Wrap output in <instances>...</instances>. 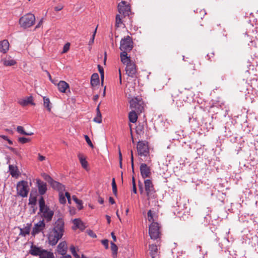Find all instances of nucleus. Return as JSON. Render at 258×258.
<instances>
[{
	"label": "nucleus",
	"mask_w": 258,
	"mask_h": 258,
	"mask_svg": "<svg viewBox=\"0 0 258 258\" xmlns=\"http://www.w3.org/2000/svg\"><path fill=\"white\" fill-rule=\"evenodd\" d=\"M64 231V223L63 219L58 218L54 223L53 227L49 233L48 239L49 244L54 246L60 239Z\"/></svg>",
	"instance_id": "1"
},
{
	"label": "nucleus",
	"mask_w": 258,
	"mask_h": 258,
	"mask_svg": "<svg viewBox=\"0 0 258 258\" xmlns=\"http://www.w3.org/2000/svg\"><path fill=\"white\" fill-rule=\"evenodd\" d=\"M39 211L42 213V217L47 222L50 221L54 215V212L50 210L49 207L46 206L45 203L44 198L41 197L39 200Z\"/></svg>",
	"instance_id": "2"
},
{
	"label": "nucleus",
	"mask_w": 258,
	"mask_h": 258,
	"mask_svg": "<svg viewBox=\"0 0 258 258\" xmlns=\"http://www.w3.org/2000/svg\"><path fill=\"white\" fill-rule=\"evenodd\" d=\"M35 22V16L31 13H28L19 19V24L24 29L31 27L34 25Z\"/></svg>",
	"instance_id": "3"
},
{
	"label": "nucleus",
	"mask_w": 258,
	"mask_h": 258,
	"mask_svg": "<svg viewBox=\"0 0 258 258\" xmlns=\"http://www.w3.org/2000/svg\"><path fill=\"white\" fill-rule=\"evenodd\" d=\"M133 44L132 38L127 35L121 39L119 49L121 52H128L133 48Z\"/></svg>",
	"instance_id": "4"
},
{
	"label": "nucleus",
	"mask_w": 258,
	"mask_h": 258,
	"mask_svg": "<svg viewBox=\"0 0 258 258\" xmlns=\"http://www.w3.org/2000/svg\"><path fill=\"white\" fill-rule=\"evenodd\" d=\"M29 191L28 183L27 181L21 180L17 184V194L23 198L27 197Z\"/></svg>",
	"instance_id": "5"
},
{
	"label": "nucleus",
	"mask_w": 258,
	"mask_h": 258,
	"mask_svg": "<svg viewBox=\"0 0 258 258\" xmlns=\"http://www.w3.org/2000/svg\"><path fill=\"white\" fill-rule=\"evenodd\" d=\"M130 103L132 109L137 111L138 113H141L144 110V102L141 98L137 97L133 98Z\"/></svg>",
	"instance_id": "6"
},
{
	"label": "nucleus",
	"mask_w": 258,
	"mask_h": 258,
	"mask_svg": "<svg viewBox=\"0 0 258 258\" xmlns=\"http://www.w3.org/2000/svg\"><path fill=\"white\" fill-rule=\"evenodd\" d=\"M149 233L152 239H157L161 234L160 227L157 222H152L149 226Z\"/></svg>",
	"instance_id": "7"
},
{
	"label": "nucleus",
	"mask_w": 258,
	"mask_h": 258,
	"mask_svg": "<svg viewBox=\"0 0 258 258\" xmlns=\"http://www.w3.org/2000/svg\"><path fill=\"white\" fill-rule=\"evenodd\" d=\"M137 149L139 155L141 156H147L149 155V149L148 142L146 141L138 142Z\"/></svg>",
	"instance_id": "8"
},
{
	"label": "nucleus",
	"mask_w": 258,
	"mask_h": 258,
	"mask_svg": "<svg viewBox=\"0 0 258 258\" xmlns=\"http://www.w3.org/2000/svg\"><path fill=\"white\" fill-rule=\"evenodd\" d=\"M144 184L147 196L149 198H155V190L152 181L150 179H146L144 181Z\"/></svg>",
	"instance_id": "9"
},
{
	"label": "nucleus",
	"mask_w": 258,
	"mask_h": 258,
	"mask_svg": "<svg viewBox=\"0 0 258 258\" xmlns=\"http://www.w3.org/2000/svg\"><path fill=\"white\" fill-rule=\"evenodd\" d=\"M173 102H175L176 105L178 107H180L183 105V102L187 101L188 97L186 96L183 93L180 92L176 96H172Z\"/></svg>",
	"instance_id": "10"
},
{
	"label": "nucleus",
	"mask_w": 258,
	"mask_h": 258,
	"mask_svg": "<svg viewBox=\"0 0 258 258\" xmlns=\"http://www.w3.org/2000/svg\"><path fill=\"white\" fill-rule=\"evenodd\" d=\"M45 227V224L44 219L39 221L38 223L34 224L32 229L31 234L35 236V235L42 232Z\"/></svg>",
	"instance_id": "11"
},
{
	"label": "nucleus",
	"mask_w": 258,
	"mask_h": 258,
	"mask_svg": "<svg viewBox=\"0 0 258 258\" xmlns=\"http://www.w3.org/2000/svg\"><path fill=\"white\" fill-rule=\"evenodd\" d=\"M126 74L128 77L132 78L136 77L137 70L135 63L133 62L130 64L126 65L125 69Z\"/></svg>",
	"instance_id": "12"
},
{
	"label": "nucleus",
	"mask_w": 258,
	"mask_h": 258,
	"mask_svg": "<svg viewBox=\"0 0 258 258\" xmlns=\"http://www.w3.org/2000/svg\"><path fill=\"white\" fill-rule=\"evenodd\" d=\"M118 10L120 14L126 16L129 15L130 9L129 7L126 5L125 1H121L118 5Z\"/></svg>",
	"instance_id": "13"
},
{
	"label": "nucleus",
	"mask_w": 258,
	"mask_h": 258,
	"mask_svg": "<svg viewBox=\"0 0 258 258\" xmlns=\"http://www.w3.org/2000/svg\"><path fill=\"white\" fill-rule=\"evenodd\" d=\"M141 174L143 178L148 177L151 175L150 168L145 163H142L140 165Z\"/></svg>",
	"instance_id": "14"
},
{
	"label": "nucleus",
	"mask_w": 258,
	"mask_h": 258,
	"mask_svg": "<svg viewBox=\"0 0 258 258\" xmlns=\"http://www.w3.org/2000/svg\"><path fill=\"white\" fill-rule=\"evenodd\" d=\"M36 183L39 194L41 195H44L47 190L46 183L40 179H36Z\"/></svg>",
	"instance_id": "15"
},
{
	"label": "nucleus",
	"mask_w": 258,
	"mask_h": 258,
	"mask_svg": "<svg viewBox=\"0 0 258 258\" xmlns=\"http://www.w3.org/2000/svg\"><path fill=\"white\" fill-rule=\"evenodd\" d=\"M67 244L65 241L60 242L57 246V252L60 255L66 254L67 253Z\"/></svg>",
	"instance_id": "16"
},
{
	"label": "nucleus",
	"mask_w": 258,
	"mask_h": 258,
	"mask_svg": "<svg viewBox=\"0 0 258 258\" xmlns=\"http://www.w3.org/2000/svg\"><path fill=\"white\" fill-rule=\"evenodd\" d=\"M128 52H121L120 54V60L125 66L133 61L131 60L130 56L127 54Z\"/></svg>",
	"instance_id": "17"
},
{
	"label": "nucleus",
	"mask_w": 258,
	"mask_h": 258,
	"mask_svg": "<svg viewBox=\"0 0 258 258\" xmlns=\"http://www.w3.org/2000/svg\"><path fill=\"white\" fill-rule=\"evenodd\" d=\"M43 249L37 247L36 245H32L29 250V253L34 256H39Z\"/></svg>",
	"instance_id": "18"
},
{
	"label": "nucleus",
	"mask_w": 258,
	"mask_h": 258,
	"mask_svg": "<svg viewBox=\"0 0 258 258\" xmlns=\"http://www.w3.org/2000/svg\"><path fill=\"white\" fill-rule=\"evenodd\" d=\"M18 103L23 106H27L29 104L35 105V103L33 102V97L32 96L21 99L19 100Z\"/></svg>",
	"instance_id": "19"
},
{
	"label": "nucleus",
	"mask_w": 258,
	"mask_h": 258,
	"mask_svg": "<svg viewBox=\"0 0 258 258\" xmlns=\"http://www.w3.org/2000/svg\"><path fill=\"white\" fill-rule=\"evenodd\" d=\"M52 187L57 190L60 192H63L65 190V186L61 183L54 180L51 184Z\"/></svg>",
	"instance_id": "20"
},
{
	"label": "nucleus",
	"mask_w": 258,
	"mask_h": 258,
	"mask_svg": "<svg viewBox=\"0 0 258 258\" xmlns=\"http://www.w3.org/2000/svg\"><path fill=\"white\" fill-rule=\"evenodd\" d=\"M149 248L152 258H157L158 255L157 246L154 244L149 245Z\"/></svg>",
	"instance_id": "21"
},
{
	"label": "nucleus",
	"mask_w": 258,
	"mask_h": 258,
	"mask_svg": "<svg viewBox=\"0 0 258 258\" xmlns=\"http://www.w3.org/2000/svg\"><path fill=\"white\" fill-rule=\"evenodd\" d=\"M9 43L7 40H4L0 42V51L6 53L9 49Z\"/></svg>",
	"instance_id": "22"
},
{
	"label": "nucleus",
	"mask_w": 258,
	"mask_h": 258,
	"mask_svg": "<svg viewBox=\"0 0 258 258\" xmlns=\"http://www.w3.org/2000/svg\"><path fill=\"white\" fill-rule=\"evenodd\" d=\"M57 87L60 92L64 93L67 89L69 88V85L64 81H60L57 84Z\"/></svg>",
	"instance_id": "23"
},
{
	"label": "nucleus",
	"mask_w": 258,
	"mask_h": 258,
	"mask_svg": "<svg viewBox=\"0 0 258 258\" xmlns=\"http://www.w3.org/2000/svg\"><path fill=\"white\" fill-rule=\"evenodd\" d=\"M99 78L97 73H94L91 78V84L92 87H95L99 84Z\"/></svg>",
	"instance_id": "24"
},
{
	"label": "nucleus",
	"mask_w": 258,
	"mask_h": 258,
	"mask_svg": "<svg viewBox=\"0 0 258 258\" xmlns=\"http://www.w3.org/2000/svg\"><path fill=\"white\" fill-rule=\"evenodd\" d=\"M138 113L137 111L132 109V110L128 114V119L130 122L135 123L138 119Z\"/></svg>",
	"instance_id": "25"
},
{
	"label": "nucleus",
	"mask_w": 258,
	"mask_h": 258,
	"mask_svg": "<svg viewBox=\"0 0 258 258\" xmlns=\"http://www.w3.org/2000/svg\"><path fill=\"white\" fill-rule=\"evenodd\" d=\"M2 61L4 65L6 66H12L17 63L16 60L12 59L10 56L3 59Z\"/></svg>",
	"instance_id": "26"
},
{
	"label": "nucleus",
	"mask_w": 258,
	"mask_h": 258,
	"mask_svg": "<svg viewBox=\"0 0 258 258\" xmlns=\"http://www.w3.org/2000/svg\"><path fill=\"white\" fill-rule=\"evenodd\" d=\"M9 171L12 177H17L19 175V170L16 166L10 165L9 166Z\"/></svg>",
	"instance_id": "27"
},
{
	"label": "nucleus",
	"mask_w": 258,
	"mask_h": 258,
	"mask_svg": "<svg viewBox=\"0 0 258 258\" xmlns=\"http://www.w3.org/2000/svg\"><path fill=\"white\" fill-rule=\"evenodd\" d=\"M54 256L53 253L50 251H48L46 250L43 249L41 254L39 255V258H54Z\"/></svg>",
	"instance_id": "28"
},
{
	"label": "nucleus",
	"mask_w": 258,
	"mask_h": 258,
	"mask_svg": "<svg viewBox=\"0 0 258 258\" xmlns=\"http://www.w3.org/2000/svg\"><path fill=\"white\" fill-rule=\"evenodd\" d=\"M31 224H27V226H25L24 228L20 229V232L19 235L25 236L26 235L29 234Z\"/></svg>",
	"instance_id": "29"
},
{
	"label": "nucleus",
	"mask_w": 258,
	"mask_h": 258,
	"mask_svg": "<svg viewBox=\"0 0 258 258\" xmlns=\"http://www.w3.org/2000/svg\"><path fill=\"white\" fill-rule=\"evenodd\" d=\"M99 104L96 108V116L94 118L93 120L98 123H100L102 122V116L101 113L99 109Z\"/></svg>",
	"instance_id": "30"
},
{
	"label": "nucleus",
	"mask_w": 258,
	"mask_h": 258,
	"mask_svg": "<svg viewBox=\"0 0 258 258\" xmlns=\"http://www.w3.org/2000/svg\"><path fill=\"white\" fill-rule=\"evenodd\" d=\"M78 158L80 160V162L82 166L84 168L86 169L88 167V162L86 160V158L84 157V156L81 154L79 153L78 155Z\"/></svg>",
	"instance_id": "31"
},
{
	"label": "nucleus",
	"mask_w": 258,
	"mask_h": 258,
	"mask_svg": "<svg viewBox=\"0 0 258 258\" xmlns=\"http://www.w3.org/2000/svg\"><path fill=\"white\" fill-rule=\"evenodd\" d=\"M73 223L76 228H80L81 229H84V225L83 223L79 219H75L73 221Z\"/></svg>",
	"instance_id": "32"
},
{
	"label": "nucleus",
	"mask_w": 258,
	"mask_h": 258,
	"mask_svg": "<svg viewBox=\"0 0 258 258\" xmlns=\"http://www.w3.org/2000/svg\"><path fill=\"white\" fill-rule=\"evenodd\" d=\"M17 131L18 132V133H19L21 135H26V136H31V135H33V133H32V132H29V133L26 132L24 129V127L22 126H18L17 127Z\"/></svg>",
	"instance_id": "33"
},
{
	"label": "nucleus",
	"mask_w": 258,
	"mask_h": 258,
	"mask_svg": "<svg viewBox=\"0 0 258 258\" xmlns=\"http://www.w3.org/2000/svg\"><path fill=\"white\" fill-rule=\"evenodd\" d=\"M43 104L44 106L47 108V110L49 111H51V107L50 106V102L49 99L46 97H43Z\"/></svg>",
	"instance_id": "34"
},
{
	"label": "nucleus",
	"mask_w": 258,
	"mask_h": 258,
	"mask_svg": "<svg viewBox=\"0 0 258 258\" xmlns=\"http://www.w3.org/2000/svg\"><path fill=\"white\" fill-rule=\"evenodd\" d=\"M73 199L75 202V203L78 205V208L79 210L82 209L83 208L82 201L80 200H79L75 196H73Z\"/></svg>",
	"instance_id": "35"
},
{
	"label": "nucleus",
	"mask_w": 258,
	"mask_h": 258,
	"mask_svg": "<svg viewBox=\"0 0 258 258\" xmlns=\"http://www.w3.org/2000/svg\"><path fill=\"white\" fill-rule=\"evenodd\" d=\"M144 125L143 124L139 123L136 127V132L138 134H142L144 133Z\"/></svg>",
	"instance_id": "36"
},
{
	"label": "nucleus",
	"mask_w": 258,
	"mask_h": 258,
	"mask_svg": "<svg viewBox=\"0 0 258 258\" xmlns=\"http://www.w3.org/2000/svg\"><path fill=\"white\" fill-rule=\"evenodd\" d=\"M70 250L75 258H81L80 255L77 253L76 247L74 245H71L70 247Z\"/></svg>",
	"instance_id": "37"
},
{
	"label": "nucleus",
	"mask_w": 258,
	"mask_h": 258,
	"mask_svg": "<svg viewBox=\"0 0 258 258\" xmlns=\"http://www.w3.org/2000/svg\"><path fill=\"white\" fill-rule=\"evenodd\" d=\"M122 23V22L121 18L120 15H119V14L116 15V18H115V27H117V28L119 27L120 24H121Z\"/></svg>",
	"instance_id": "38"
},
{
	"label": "nucleus",
	"mask_w": 258,
	"mask_h": 258,
	"mask_svg": "<svg viewBox=\"0 0 258 258\" xmlns=\"http://www.w3.org/2000/svg\"><path fill=\"white\" fill-rule=\"evenodd\" d=\"M42 176L45 180H46L48 183H49L50 185L54 181V180L49 175L46 173H43L42 174Z\"/></svg>",
	"instance_id": "39"
},
{
	"label": "nucleus",
	"mask_w": 258,
	"mask_h": 258,
	"mask_svg": "<svg viewBox=\"0 0 258 258\" xmlns=\"http://www.w3.org/2000/svg\"><path fill=\"white\" fill-rule=\"evenodd\" d=\"M36 197L35 196H33L31 194L30 195L29 199V204L32 205H35L36 204Z\"/></svg>",
	"instance_id": "40"
},
{
	"label": "nucleus",
	"mask_w": 258,
	"mask_h": 258,
	"mask_svg": "<svg viewBox=\"0 0 258 258\" xmlns=\"http://www.w3.org/2000/svg\"><path fill=\"white\" fill-rule=\"evenodd\" d=\"M59 201L60 203L64 204L66 202V200L63 192L59 193Z\"/></svg>",
	"instance_id": "41"
},
{
	"label": "nucleus",
	"mask_w": 258,
	"mask_h": 258,
	"mask_svg": "<svg viewBox=\"0 0 258 258\" xmlns=\"http://www.w3.org/2000/svg\"><path fill=\"white\" fill-rule=\"evenodd\" d=\"M111 249L112 251L113 254L116 255L118 248L116 245L113 242H111Z\"/></svg>",
	"instance_id": "42"
},
{
	"label": "nucleus",
	"mask_w": 258,
	"mask_h": 258,
	"mask_svg": "<svg viewBox=\"0 0 258 258\" xmlns=\"http://www.w3.org/2000/svg\"><path fill=\"white\" fill-rule=\"evenodd\" d=\"M30 141V139L25 137H20L18 138V142L21 144H25L29 142Z\"/></svg>",
	"instance_id": "43"
},
{
	"label": "nucleus",
	"mask_w": 258,
	"mask_h": 258,
	"mask_svg": "<svg viewBox=\"0 0 258 258\" xmlns=\"http://www.w3.org/2000/svg\"><path fill=\"white\" fill-rule=\"evenodd\" d=\"M84 138L88 145L93 148L94 146L89 137L87 135H85Z\"/></svg>",
	"instance_id": "44"
},
{
	"label": "nucleus",
	"mask_w": 258,
	"mask_h": 258,
	"mask_svg": "<svg viewBox=\"0 0 258 258\" xmlns=\"http://www.w3.org/2000/svg\"><path fill=\"white\" fill-rule=\"evenodd\" d=\"M97 28V27L96 28L94 33L92 35V38L90 39V40H89V41L88 42V45H92L94 43L95 36V35L96 33Z\"/></svg>",
	"instance_id": "45"
},
{
	"label": "nucleus",
	"mask_w": 258,
	"mask_h": 258,
	"mask_svg": "<svg viewBox=\"0 0 258 258\" xmlns=\"http://www.w3.org/2000/svg\"><path fill=\"white\" fill-rule=\"evenodd\" d=\"M148 219L149 221L153 222V213L151 210H149L147 213Z\"/></svg>",
	"instance_id": "46"
},
{
	"label": "nucleus",
	"mask_w": 258,
	"mask_h": 258,
	"mask_svg": "<svg viewBox=\"0 0 258 258\" xmlns=\"http://www.w3.org/2000/svg\"><path fill=\"white\" fill-rule=\"evenodd\" d=\"M70 44L69 43H66L63 47L62 53H66L70 48Z\"/></svg>",
	"instance_id": "47"
},
{
	"label": "nucleus",
	"mask_w": 258,
	"mask_h": 258,
	"mask_svg": "<svg viewBox=\"0 0 258 258\" xmlns=\"http://www.w3.org/2000/svg\"><path fill=\"white\" fill-rule=\"evenodd\" d=\"M102 243L105 247V248H108V240L107 239L103 240Z\"/></svg>",
	"instance_id": "48"
},
{
	"label": "nucleus",
	"mask_w": 258,
	"mask_h": 258,
	"mask_svg": "<svg viewBox=\"0 0 258 258\" xmlns=\"http://www.w3.org/2000/svg\"><path fill=\"white\" fill-rule=\"evenodd\" d=\"M63 8V6L62 5H58L54 7V9L55 11H59Z\"/></svg>",
	"instance_id": "49"
},
{
	"label": "nucleus",
	"mask_w": 258,
	"mask_h": 258,
	"mask_svg": "<svg viewBox=\"0 0 258 258\" xmlns=\"http://www.w3.org/2000/svg\"><path fill=\"white\" fill-rule=\"evenodd\" d=\"M131 158L132 170H133V172H134V156H133V151L132 150H131Z\"/></svg>",
	"instance_id": "50"
},
{
	"label": "nucleus",
	"mask_w": 258,
	"mask_h": 258,
	"mask_svg": "<svg viewBox=\"0 0 258 258\" xmlns=\"http://www.w3.org/2000/svg\"><path fill=\"white\" fill-rule=\"evenodd\" d=\"M64 196L67 197L68 202L71 203V195L70 193L68 192H66Z\"/></svg>",
	"instance_id": "51"
},
{
	"label": "nucleus",
	"mask_w": 258,
	"mask_h": 258,
	"mask_svg": "<svg viewBox=\"0 0 258 258\" xmlns=\"http://www.w3.org/2000/svg\"><path fill=\"white\" fill-rule=\"evenodd\" d=\"M64 196L67 197L68 202L71 203V195L70 193L68 192H66Z\"/></svg>",
	"instance_id": "52"
},
{
	"label": "nucleus",
	"mask_w": 258,
	"mask_h": 258,
	"mask_svg": "<svg viewBox=\"0 0 258 258\" xmlns=\"http://www.w3.org/2000/svg\"><path fill=\"white\" fill-rule=\"evenodd\" d=\"M98 71L100 73V74H104V70H103V68L102 66H101L100 65L98 64Z\"/></svg>",
	"instance_id": "53"
},
{
	"label": "nucleus",
	"mask_w": 258,
	"mask_h": 258,
	"mask_svg": "<svg viewBox=\"0 0 258 258\" xmlns=\"http://www.w3.org/2000/svg\"><path fill=\"white\" fill-rule=\"evenodd\" d=\"M38 159L40 161H43L45 159V157L41 155L39 153L38 154Z\"/></svg>",
	"instance_id": "54"
},
{
	"label": "nucleus",
	"mask_w": 258,
	"mask_h": 258,
	"mask_svg": "<svg viewBox=\"0 0 258 258\" xmlns=\"http://www.w3.org/2000/svg\"><path fill=\"white\" fill-rule=\"evenodd\" d=\"M88 234L91 236V237H96V235L94 233V232L91 231V230H89L88 232Z\"/></svg>",
	"instance_id": "55"
},
{
	"label": "nucleus",
	"mask_w": 258,
	"mask_h": 258,
	"mask_svg": "<svg viewBox=\"0 0 258 258\" xmlns=\"http://www.w3.org/2000/svg\"><path fill=\"white\" fill-rule=\"evenodd\" d=\"M207 57H208V59L209 60H210L211 58V57H213L214 56V52H211L210 53H208L207 55Z\"/></svg>",
	"instance_id": "56"
},
{
	"label": "nucleus",
	"mask_w": 258,
	"mask_h": 258,
	"mask_svg": "<svg viewBox=\"0 0 258 258\" xmlns=\"http://www.w3.org/2000/svg\"><path fill=\"white\" fill-rule=\"evenodd\" d=\"M112 192L115 196H117V187L112 188Z\"/></svg>",
	"instance_id": "57"
},
{
	"label": "nucleus",
	"mask_w": 258,
	"mask_h": 258,
	"mask_svg": "<svg viewBox=\"0 0 258 258\" xmlns=\"http://www.w3.org/2000/svg\"><path fill=\"white\" fill-rule=\"evenodd\" d=\"M112 188L117 187L114 178H113L112 180Z\"/></svg>",
	"instance_id": "58"
},
{
	"label": "nucleus",
	"mask_w": 258,
	"mask_h": 258,
	"mask_svg": "<svg viewBox=\"0 0 258 258\" xmlns=\"http://www.w3.org/2000/svg\"><path fill=\"white\" fill-rule=\"evenodd\" d=\"M43 23V20L41 19L39 23L37 25V26L35 27V29H37L40 27V26Z\"/></svg>",
	"instance_id": "59"
},
{
	"label": "nucleus",
	"mask_w": 258,
	"mask_h": 258,
	"mask_svg": "<svg viewBox=\"0 0 258 258\" xmlns=\"http://www.w3.org/2000/svg\"><path fill=\"white\" fill-rule=\"evenodd\" d=\"M111 235L112 238V239H113V241H114V242L116 241V236H115V234H114V232H111Z\"/></svg>",
	"instance_id": "60"
},
{
	"label": "nucleus",
	"mask_w": 258,
	"mask_h": 258,
	"mask_svg": "<svg viewBox=\"0 0 258 258\" xmlns=\"http://www.w3.org/2000/svg\"><path fill=\"white\" fill-rule=\"evenodd\" d=\"M109 201L111 204H114L115 203V201L114 200L112 197H110L109 198Z\"/></svg>",
	"instance_id": "61"
},
{
	"label": "nucleus",
	"mask_w": 258,
	"mask_h": 258,
	"mask_svg": "<svg viewBox=\"0 0 258 258\" xmlns=\"http://www.w3.org/2000/svg\"><path fill=\"white\" fill-rule=\"evenodd\" d=\"M62 256L60 258H72V256L70 254L61 255Z\"/></svg>",
	"instance_id": "62"
},
{
	"label": "nucleus",
	"mask_w": 258,
	"mask_h": 258,
	"mask_svg": "<svg viewBox=\"0 0 258 258\" xmlns=\"http://www.w3.org/2000/svg\"><path fill=\"white\" fill-rule=\"evenodd\" d=\"M106 219H107V223L108 224H110V222H111V218L108 215H106Z\"/></svg>",
	"instance_id": "63"
},
{
	"label": "nucleus",
	"mask_w": 258,
	"mask_h": 258,
	"mask_svg": "<svg viewBox=\"0 0 258 258\" xmlns=\"http://www.w3.org/2000/svg\"><path fill=\"white\" fill-rule=\"evenodd\" d=\"M9 149L11 151H12L13 152L15 153H17V151H16V149L13 148V147H9Z\"/></svg>",
	"instance_id": "64"
}]
</instances>
